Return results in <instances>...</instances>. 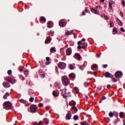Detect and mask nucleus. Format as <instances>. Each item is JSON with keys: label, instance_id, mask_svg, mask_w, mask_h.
<instances>
[{"label": "nucleus", "instance_id": "obj_1", "mask_svg": "<svg viewBox=\"0 0 125 125\" xmlns=\"http://www.w3.org/2000/svg\"><path fill=\"white\" fill-rule=\"evenodd\" d=\"M3 109L5 110H10L12 108V104L9 101L5 102L3 104Z\"/></svg>", "mask_w": 125, "mask_h": 125}, {"label": "nucleus", "instance_id": "obj_2", "mask_svg": "<svg viewBox=\"0 0 125 125\" xmlns=\"http://www.w3.org/2000/svg\"><path fill=\"white\" fill-rule=\"evenodd\" d=\"M62 81L63 84L64 85H68V84H70V80L66 76H62Z\"/></svg>", "mask_w": 125, "mask_h": 125}, {"label": "nucleus", "instance_id": "obj_3", "mask_svg": "<svg viewBox=\"0 0 125 125\" xmlns=\"http://www.w3.org/2000/svg\"><path fill=\"white\" fill-rule=\"evenodd\" d=\"M38 109V107L34 105L33 104L30 106V111L31 113H37V110Z\"/></svg>", "mask_w": 125, "mask_h": 125}, {"label": "nucleus", "instance_id": "obj_4", "mask_svg": "<svg viewBox=\"0 0 125 125\" xmlns=\"http://www.w3.org/2000/svg\"><path fill=\"white\" fill-rule=\"evenodd\" d=\"M61 91H62V95L63 97V98H67L68 97V96H67V89H63L62 90H61Z\"/></svg>", "mask_w": 125, "mask_h": 125}, {"label": "nucleus", "instance_id": "obj_5", "mask_svg": "<svg viewBox=\"0 0 125 125\" xmlns=\"http://www.w3.org/2000/svg\"><path fill=\"white\" fill-rule=\"evenodd\" d=\"M115 76L117 78V79H120V78H122L123 77V72L122 71H117L115 73Z\"/></svg>", "mask_w": 125, "mask_h": 125}, {"label": "nucleus", "instance_id": "obj_6", "mask_svg": "<svg viewBox=\"0 0 125 125\" xmlns=\"http://www.w3.org/2000/svg\"><path fill=\"white\" fill-rule=\"evenodd\" d=\"M4 80L7 82H9L10 83H15V80L10 77H5Z\"/></svg>", "mask_w": 125, "mask_h": 125}, {"label": "nucleus", "instance_id": "obj_7", "mask_svg": "<svg viewBox=\"0 0 125 125\" xmlns=\"http://www.w3.org/2000/svg\"><path fill=\"white\" fill-rule=\"evenodd\" d=\"M66 66V63H65V62H60L58 63V67L59 68H61V69H64V68H65Z\"/></svg>", "mask_w": 125, "mask_h": 125}, {"label": "nucleus", "instance_id": "obj_8", "mask_svg": "<svg viewBox=\"0 0 125 125\" xmlns=\"http://www.w3.org/2000/svg\"><path fill=\"white\" fill-rule=\"evenodd\" d=\"M59 25L61 27H64L66 26V22L63 20H61L59 22Z\"/></svg>", "mask_w": 125, "mask_h": 125}, {"label": "nucleus", "instance_id": "obj_9", "mask_svg": "<svg viewBox=\"0 0 125 125\" xmlns=\"http://www.w3.org/2000/svg\"><path fill=\"white\" fill-rule=\"evenodd\" d=\"M105 78H110V79H113V74L109 73V72H106L105 73Z\"/></svg>", "mask_w": 125, "mask_h": 125}, {"label": "nucleus", "instance_id": "obj_10", "mask_svg": "<svg viewBox=\"0 0 125 125\" xmlns=\"http://www.w3.org/2000/svg\"><path fill=\"white\" fill-rule=\"evenodd\" d=\"M66 53L67 55H71L72 54V49L71 48H68L66 50Z\"/></svg>", "mask_w": 125, "mask_h": 125}, {"label": "nucleus", "instance_id": "obj_11", "mask_svg": "<svg viewBox=\"0 0 125 125\" xmlns=\"http://www.w3.org/2000/svg\"><path fill=\"white\" fill-rule=\"evenodd\" d=\"M74 30L67 31L65 32L66 36H70V35H73Z\"/></svg>", "mask_w": 125, "mask_h": 125}, {"label": "nucleus", "instance_id": "obj_12", "mask_svg": "<svg viewBox=\"0 0 125 125\" xmlns=\"http://www.w3.org/2000/svg\"><path fill=\"white\" fill-rule=\"evenodd\" d=\"M90 11H91V12H92V13H94V14H98V11L96 10V9L91 8Z\"/></svg>", "mask_w": 125, "mask_h": 125}, {"label": "nucleus", "instance_id": "obj_13", "mask_svg": "<svg viewBox=\"0 0 125 125\" xmlns=\"http://www.w3.org/2000/svg\"><path fill=\"white\" fill-rule=\"evenodd\" d=\"M71 117L72 114H71L70 112L68 113L66 115V119H67V120H71Z\"/></svg>", "mask_w": 125, "mask_h": 125}, {"label": "nucleus", "instance_id": "obj_14", "mask_svg": "<svg viewBox=\"0 0 125 125\" xmlns=\"http://www.w3.org/2000/svg\"><path fill=\"white\" fill-rule=\"evenodd\" d=\"M75 56L77 58L78 60H80L81 58H82V57L81 56V55L79 53H76Z\"/></svg>", "mask_w": 125, "mask_h": 125}, {"label": "nucleus", "instance_id": "obj_15", "mask_svg": "<svg viewBox=\"0 0 125 125\" xmlns=\"http://www.w3.org/2000/svg\"><path fill=\"white\" fill-rule=\"evenodd\" d=\"M52 94L54 97H57L58 96H59V93L56 92L54 91L53 92Z\"/></svg>", "mask_w": 125, "mask_h": 125}, {"label": "nucleus", "instance_id": "obj_16", "mask_svg": "<svg viewBox=\"0 0 125 125\" xmlns=\"http://www.w3.org/2000/svg\"><path fill=\"white\" fill-rule=\"evenodd\" d=\"M50 52H52V53L54 52H56V49H55V47H51L50 50Z\"/></svg>", "mask_w": 125, "mask_h": 125}, {"label": "nucleus", "instance_id": "obj_17", "mask_svg": "<svg viewBox=\"0 0 125 125\" xmlns=\"http://www.w3.org/2000/svg\"><path fill=\"white\" fill-rule=\"evenodd\" d=\"M10 95V94H9V93L6 92L5 94V95L3 96L4 99H7V97H8V96H9Z\"/></svg>", "mask_w": 125, "mask_h": 125}, {"label": "nucleus", "instance_id": "obj_18", "mask_svg": "<svg viewBox=\"0 0 125 125\" xmlns=\"http://www.w3.org/2000/svg\"><path fill=\"white\" fill-rule=\"evenodd\" d=\"M116 22L118 23V25H119V26H123V22L119 19H117Z\"/></svg>", "mask_w": 125, "mask_h": 125}, {"label": "nucleus", "instance_id": "obj_19", "mask_svg": "<svg viewBox=\"0 0 125 125\" xmlns=\"http://www.w3.org/2000/svg\"><path fill=\"white\" fill-rule=\"evenodd\" d=\"M118 33V29H117V28L115 27L113 28L112 33L113 35H116Z\"/></svg>", "mask_w": 125, "mask_h": 125}, {"label": "nucleus", "instance_id": "obj_20", "mask_svg": "<svg viewBox=\"0 0 125 125\" xmlns=\"http://www.w3.org/2000/svg\"><path fill=\"white\" fill-rule=\"evenodd\" d=\"M39 74L41 78H44V76H45V75L44 73H42V70H40Z\"/></svg>", "mask_w": 125, "mask_h": 125}, {"label": "nucleus", "instance_id": "obj_21", "mask_svg": "<svg viewBox=\"0 0 125 125\" xmlns=\"http://www.w3.org/2000/svg\"><path fill=\"white\" fill-rule=\"evenodd\" d=\"M51 42V39L50 38H47V40L45 41V43H50Z\"/></svg>", "mask_w": 125, "mask_h": 125}, {"label": "nucleus", "instance_id": "obj_22", "mask_svg": "<svg viewBox=\"0 0 125 125\" xmlns=\"http://www.w3.org/2000/svg\"><path fill=\"white\" fill-rule=\"evenodd\" d=\"M2 85L4 86V87H5V88H7V87H8V83L4 82L3 83Z\"/></svg>", "mask_w": 125, "mask_h": 125}, {"label": "nucleus", "instance_id": "obj_23", "mask_svg": "<svg viewBox=\"0 0 125 125\" xmlns=\"http://www.w3.org/2000/svg\"><path fill=\"white\" fill-rule=\"evenodd\" d=\"M17 102H20L21 103L25 104V103H26V101L25 100H23V99H21L20 100H18Z\"/></svg>", "mask_w": 125, "mask_h": 125}, {"label": "nucleus", "instance_id": "obj_24", "mask_svg": "<svg viewBox=\"0 0 125 125\" xmlns=\"http://www.w3.org/2000/svg\"><path fill=\"white\" fill-rule=\"evenodd\" d=\"M100 8H101V6L100 5H98L96 7V10H97L98 11V13H99V9H100Z\"/></svg>", "mask_w": 125, "mask_h": 125}, {"label": "nucleus", "instance_id": "obj_25", "mask_svg": "<svg viewBox=\"0 0 125 125\" xmlns=\"http://www.w3.org/2000/svg\"><path fill=\"white\" fill-rule=\"evenodd\" d=\"M97 68V64H94L91 66V69H92L93 70Z\"/></svg>", "mask_w": 125, "mask_h": 125}, {"label": "nucleus", "instance_id": "obj_26", "mask_svg": "<svg viewBox=\"0 0 125 125\" xmlns=\"http://www.w3.org/2000/svg\"><path fill=\"white\" fill-rule=\"evenodd\" d=\"M40 20H41V21H43L44 22H46V19L44 17H41Z\"/></svg>", "mask_w": 125, "mask_h": 125}, {"label": "nucleus", "instance_id": "obj_27", "mask_svg": "<svg viewBox=\"0 0 125 125\" xmlns=\"http://www.w3.org/2000/svg\"><path fill=\"white\" fill-rule=\"evenodd\" d=\"M81 125H89V124L86 123L85 121L81 122Z\"/></svg>", "mask_w": 125, "mask_h": 125}, {"label": "nucleus", "instance_id": "obj_28", "mask_svg": "<svg viewBox=\"0 0 125 125\" xmlns=\"http://www.w3.org/2000/svg\"><path fill=\"white\" fill-rule=\"evenodd\" d=\"M28 93L29 95H32V94H34V91L32 89H29L28 90Z\"/></svg>", "mask_w": 125, "mask_h": 125}, {"label": "nucleus", "instance_id": "obj_29", "mask_svg": "<svg viewBox=\"0 0 125 125\" xmlns=\"http://www.w3.org/2000/svg\"><path fill=\"white\" fill-rule=\"evenodd\" d=\"M73 119L75 121H78V120H79V116H78V115L74 116L73 117Z\"/></svg>", "mask_w": 125, "mask_h": 125}, {"label": "nucleus", "instance_id": "obj_30", "mask_svg": "<svg viewBox=\"0 0 125 125\" xmlns=\"http://www.w3.org/2000/svg\"><path fill=\"white\" fill-rule=\"evenodd\" d=\"M108 115L110 118H113V117H114V113H113L112 112H110Z\"/></svg>", "mask_w": 125, "mask_h": 125}, {"label": "nucleus", "instance_id": "obj_31", "mask_svg": "<svg viewBox=\"0 0 125 125\" xmlns=\"http://www.w3.org/2000/svg\"><path fill=\"white\" fill-rule=\"evenodd\" d=\"M113 1H110L109 2V6L111 8H112V5H113Z\"/></svg>", "mask_w": 125, "mask_h": 125}, {"label": "nucleus", "instance_id": "obj_32", "mask_svg": "<svg viewBox=\"0 0 125 125\" xmlns=\"http://www.w3.org/2000/svg\"><path fill=\"white\" fill-rule=\"evenodd\" d=\"M24 74L25 75V76H28V75H29V71H28V70H25Z\"/></svg>", "mask_w": 125, "mask_h": 125}, {"label": "nucleus", "instance_id": "obj_33", "mask_svg": "<svg viewBox=\"0 0 125 125\" xmlns=\"http://www.w3.org/2000/svg\"><path fill=\"white\" fill-rule=\"evenodd\" d=\"M34 97H31L30 99H29V101L30 102H34Z\"/></svg>", "mask_w": 125, "mask_h": 125}, {"label": "nucleus", "instance_id": "obj_34", "mask_svg": "<svg viewBox=\"0 0 125 125\" xmlns=\"http://www.w3.org/2000/svg\"><path fill=\"white\" fill-rule=\"evenodd\" d=\"M7 74L8 75H11V74H12V71H11V70H8L7 72Z\"/></svg>", "mask_w": 125, "mask_h": 125}, {"label": "nucleus", "instance_id": "obj_35", "mask_svg": "<svg viewBox=\"0 0 125 125\" xmlns=\"http://www.w3.org/2000/svg\"><path fill=\"white\" fill-rule=\"evenodd\" d=\"M72 109H74V110H75L76 112H78V108H77V107L73 106V107H72Z\"/></svg>", "mask_w": 125, "mask_h": 125}, {"label": "nucleus", "instance_id": "obj_36", "mask_svg": "<svg viewBox=\"0 0 125 125\" xmlns=\"http://www.w3.org/2000/svg\"><path fill=\"white\" fill-rule=\"evenodd\" d=\"M20 79L21 81H24V77H23L22 75L20 76Z\"/></svg>", "mask_w": 125, "mask_h": 125}, {"label": "nucleus", "instance_id": "obj_37", "mask_svg": "<svg viewBox=\"0 0 125 125\" xmlns=\"http://www.w3.org/2000/svg\"><path fill=\"white\" fill-rule=\"evenodd\" d=\"M120 15L121 16L122 18H124V13H123V12L121 11L120 12Z\"/></svg>", "mask_w": 125, "mask_h": 125}, {"label": "nucleus", "instance_id": "obj_38", "mask_svg": "<svg viewBox=\"0 0 125 125\" xmlns=\"http://www.w3.org/2000/svg\"><path fill=\"white\" fill-rule=\"evenodd\" d=\"M120 31L121 32H123V33H125V29H124V28H123V27H121L120 28Z\"/></svg>", "mask_w": 125, "mask_h": 125}, {"label": "nucleus", "instance_id": "obj_39", "mask_svg": "<svg viewBox=\"0 0 125 125\" xmlns=\"http://www.w3.org/2000/svg\"><path fill=\"white\" fill-rule=\"evenodd\" d=\"M69 68L70 69V70H74V67H73V65L70 64L69 65Z\"/></svg>", "mask_w": 125, "mask_h": 125}, {"label": "nucleus", "instance_id": "obj_40", "mask_svg": "<svg viewBox=\"0 0 125 125\" xmlns=\"http://www.w3.org/2000/svg\"><path fill=\"white\" fill-rule=\"evenodd\" d=\"M123 115H124V112H121L120 113V118H123Z\"/></svg>", "mask_w": 125, "mask_h": 125}, {"label": "nucleus", "instance_id": "obj_41", "mask_svg": "<svg viewBox=\"0 0 125 125\" xmlns=\"http://www.w3.org/2000/svg\"><path fill=\"white\" fill-rule=\"evenodd\" d=\"M111 79H112V81L114 82V83H117V82H118V80H117L116 78H111Z\"/></svg>", "mask_w": 125, "mask_h": 125}, {"label": "nucleus", "instance_id": "obj_42", "mask_svg": "<svg viewBox=\"0 0 125 125\" xmlns=\"http://www.w3.org/2000/svg\"><path fill=\"white\" fill-rule=\"evenodd\" d=\"M122 5H123V6H124V7H125V0H123L122 1Z\"/></svg>", "mask_w": 125, "mask_h": 125}, {"label": "nucleus", "instance_id": "obj_43", "mask_svg": "<svg viewBox=\"0 0 125 125\" xmlns=\"http://www.w3.org/2000/svg\"><path fill=\"white\" fill-rule=\"evenodd\" d=\"M114 24L113 21H110V27H113V25Z\"/></svg>", "mask_w": 125, "mask_h": 125}, {"label": "nucleus", "instance_id": "obj_44", "mask_svg": "<svg viewBox=\"0 0 125 125\" xmlns=\"http://www.w3.org/2000/svg\"><path fill=\"white\" fill-rule=\"evenodd\" d=\"M104 18H105L107 20H108L109 19V18L108 17V16L106 15H104Z\"/></svg>", "mask_w": 125, "mask_h": 125}, {"label": "nucleus", "instance_id": "obj_45", "mask_svg": "<svg viewBox=\"0 0 125 125\" xmlns=\"http://www.w3.org/2000/svg\"><path fill=\"white\" fill-rule=\"evenodd\" d=\"M82 42H83L82 41H79L77 44H78V45H81V44H82Z\"/></svg>", "mask_w": 125, "mask_h": 125}, {"label": "nucleus", "instance_id": "obj_46", "mask_svg": "<svg viewBox=\"0 0 125 125\" xmlns=\"http://www.w3.org/2000/svg\"><path fill=\"white\" fill-rule=\"evenodd\" d=\"M107 67H108V65L107 64H104L103 65V67L104 68H107Z\"/></svg>", "mask_w": 125, "mask_h": 125}, {"label": "nucleus", "instance_id": "obj_47", "mask_svg": "<svg viewBox=\"0 0 125 125\" xmlns=\"http://www.w3.org/2000/svg\"><path fill=\"white\" fill-rule=\"evenodd\" d=\"M46 61H49V60H50V58L48 57H47L46 58Z\"/></svg>", "mask_w": 125, "mask_h": 125}, {"label": "nucleus", "instance_id": "obj_48", "mask_svg": "<svg viewBox=\"0 0 125 125\" xmlns=\"http://www.w3.org/2000/svg\"><path fill=\"white\" fill-rule=\"evenodd\" d=\"M39 107H42V106H43V105L42 104V103H40L39 104Z\"/></svg>", "mask_w": 125, "mask_h": 125}, {"label": "nucleus", "instance_id": "obj_49", "mask_svg": "<svg viewBox=\"0 0 125 125\" xmlns=\"http://www.w3.org/2000/svg\"><path fill=\"white\" fill-rule=\"evenodd\" d=\"M85 12H86L87 13H88V10L86 8H85L84 11Z\"/></svg>", "mask_w": 125, "mask_h": 125}, {"label": "nucleus", "instance_id": "obj_50", "mask_svg": "<svg viewBox=\"0 0 125 125\" xmlns=\"http://www.w3.org/2000/svg\"><path fill=\"white\" fill-rule=\"evenodd\" d=\"M84 84L85 86H86V85H88V83H87V82H85L84 83Z\"/></svg>", "mask_w": 125, "mask_h": 125}, {"label": "nucleus", "instance_id": "obj_51", "mask_svg": "<svg viewBox=\"0 0 125 125\" xmlns=\"http://www.w3.org/2000/svg\"><path fill=\"white\" fill-rule=\"evenodd\" d=\"M46 110H48L49 109H50V106H46Z\"/></svg>", "mask_w": 125, "mask_h": 125}, {"label": "nucleus", "instance_id": "obj_52", "mask_svg": "<svg viewBox=\"0 0 125 125\" xmlns=\"http://www.w3.org/2000/svg\"><path fill=\"white\" fill-rule=\"evenodd\" d=\"M82 15H83V16L85 15V12L84 11H83Z\"/></svg>", "mask_w": 125, "mask_h": 125}, {"label": "nucleus", "instance_id": "obj_53", "mask_svg": "<svg viewBox=\"0 0 125 125\" xmlns=\"http://www.w3.org/2000/svg\"><path fill=\"white\" fill-rule=\"evenodd\" d=\"M107 88H110V87H111V85L110 84H108L107 86Z\"/></svg>", "mask_w": 125, "mask_h": 125}, {"label": "nucleus", "instance_id": "obj_54", "mask_svg": "<svg viewBox=\"0 0 125 125\" xmlns=\"http://www.w3.org/2000/svg\"><path fill=\"white\" fill-rule=\"evenodd\" d=\"M69 78H71V77H73V74H70L69 75Z\"/></svg>", "mask_w": 125, "mask_h": 125}, {"label": "nucleus", "instance_id": "obj_55", "mask_svg": "<svg viewBox=\"0 0 125 125\" xmlns=\"http://www.w3.org/2000/svg\"><path fill=\"white\" fill-rule=\"evenodd\" d=\"M102 99H103V100H105V99H106V97L104 96L102 98Z\"/></svg>", "mask_w": 125, "mask_h": 125}, {"label": "nucleus", "instance_id": "obj_56", "mask_svg": "<svg viewBox=\"0 0 125 125\" xmlns=\"http://www.w3.org/2000/svg\"><path fill=\"white\" fill-rule=\"evenodd\" d=\"M81 48H82V46H81V45H79V46H78V49H81Z\"/></svg>", "mask_w": 125, "mask_h": 125}, {"label": "nucleus", "instance_id": "obj_57", "mask_svg": "<svg viewBox=\"0 0 125 125\" xmlns=\"http://www.w3.org/2000/svg\"><path fill=\"white\" fill-rule=\"evenodd\" d=\"M80 69H81V70H83V66H80Z\"/></svg>", "mask_w": 125, "mask_h": 125}, {"label": "nucleus", "instance_id": "obj_58", "mask_svg": "<svg viewBox=\"0 0 125 125\" xmlns=\"http://www.w3.org/2000/svg\"><path fill=\"white\" fill-rule=\"evenodd\" d=\"M84 41H85V39H84V38L82 39L81 42H84Z\"/></svg>", "mask_w": 125, "mask_h": 125}, {"label": "nucleus", "instance_id": "obj_59", "mask_svg": "<svg viewBox=\"0 0 125 125\" xmlns=\"http://www.w3.org/2000/svg\"><path fill=\"white\" fill-rule=\"evenodd\" d=\"M85 98L87 100H88V97L87 95H85Z\"/></svg>", "mask_w": 125, "mask_h": 125}, {"label": "nucleus", "instance_id": "obj_60", "mask_svg": "<svg viewBox=\"0 0 125 125\" xmlns=\"http://www.w3.org/2000/svg\"><path fill=\"white\" fill-rule=\"evenodd\" d=\"M73 107H75L76 106V102H74L73 103Z\"/></svg>", "mask_w": 125, "mask_h": 125}, {"label": "nucleus", "instance_id": "obj_61", "mask_svg": "<svg viewBox=\"0 0 125 125\" xmlns=\"http://www.w3.org/2000/svg\"><path fill=\"white\" fill-rule=\"evenodd\" d=\"M48 121H45V125H48Z\"/></svg>", "mask_w": 125, "mask_h": 125}, {"label": "nucleus", "instance_id": "obj_62", "mask_svg": "<svg viewBox=\"0 0 125 125\" xmlns=\"http://www.w3.org/2000/svg\"><path fill=\"white\" fill-rule=\"evenodd\" d=\"M50 34H53V33H54L53 30H51V31H50Z\"/></svg>", "mask_w": 125, "mask_h": 125}, {"label": "nucleus", "instance_id": "obj_63", "mask_svg": "<svg viewBox=\"0 0 125 125\" xmlns=\"http://www.w3.org/2000/svg\"><path fill=\"white\" fill-rule=\"evenodd\" d=\"M45 64H46V65H49V62H46Z\"/></svg>", "mask_w": 125, "mask_h": 125}, {"label": "nucleus", "instance_id": "obj_64", "mask_svg": "<svg viewBox=\"0 0 125 125\" xmlns=\"http://www.w3.org/2000/svg\"><path fill=\"white\" fill-rule=\"evenodd\" d=\"M101 2H104L105 1V0H100Z\"/></svg>", "mask_w": 125, "mask_h": 125}]
</instances>
